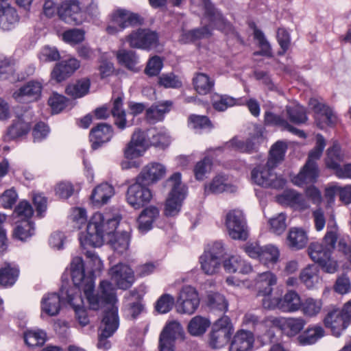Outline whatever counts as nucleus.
Here are the masks:
<instances>
[{
    "label": "nucleus",
    "instance_id": "obj_1",
    "mask_svg": "<svg viewBox=\"0 0 351 351\" xmlns=\"http://www.w3.org/2000/svg\"><path fill=\"white\" fill-rule=\"evenodd\" d=\"M120 221L118 214L111 212L96 213L92 217L86 228V232L80 237V243L86 246L99 247L106 237L114 251L119 254L125 252L129 247V235L127 232L114 234Z\"/></svg>",
    "mask_w": 351,
    "mask_h": 351
},
{
    "label": "nucleus",
    "instance_id": "obj_2",
    "mask_svg": "<svg viewBox=\"0 0 351 351\" xmlns=\"http://www.w3.org/2000/svg\"><path fill=\"white\" fill-rule=\"evenodd\" d=\"M165 186L169 189V192L165 203V214L167 217H173L180 211L188 189L182 182V175L179 172L174 173L165 181Z\"/></svg>",
    "mask_w": 351,
    "mask_h": 351
},
{
    "label": "nucleus",
    "instance_id": "obj_3",
    "mask_svg": "<svg viewBox=\"0 0 351 351\" xmlns=\"http://www.w3.org/2000/svg\"><path fill=\"white\" fill-rule=\"evenodd\" d=\"M70 272L74 285L84 291L90 308L97 310L98 298L91 295L95 287L93 278L91 275L85 274L84 262L81 257L77 256L73 258Z\"/></svg>",
    "mask_w": 351,
    "mask_h": 351
},
{
    "label": "nucleus",
    "instance_id": "obj_4",
    "mask_svg": "<svg viewBox=\"0 0 351 351\" xmlns=\"http://www.w3.org/2000/svg\"><path fill=\"white\" fill-rule=\"evenodd\" d=\"M275 167L260 165L254 168L251 171V180L254 184L265 188L275 189H282L286 180L280 176H277L274 172Z\"/></svg>",
    "mask_w": 351,
    "mask_h": 351
},
{
    "label": "nucleus",
    "instance_id": "obj_5",
    "mask_svg": "<svg viewBox=\"0 0 351 351\" xmlns=\"http://www.w3.org/2000/svg\"><path fill=\"white\" fill-rule=\"evenodd\" d=\"M233 326L230 318L223 315L213 324L209 334L208 344L212 349H221L230 339Z\"/></svg>",
    "mask_w": 351,
    "mask_h": 351
},
{
    "label": "nucleus",
    "instance_id": "obj_6",
    "mask_svg": "<svg viewBox=\"0 0 351 351\" xmlns=\"http://www.w3.org/2000/svg\"><path fill=\"white\" fill-rule=\"evenodd\" d=\"M226 226L229 236L234 240L246 241L249 237L248 227L239 210L230 211L226 218Z\"/></svg>",
    "mask_w": 351,
    "mask_h": 351
},
{
    "label": "nucleus",
    "instance_id": "obj_7",
    "mask_svg": "<svg viewBox=\"0 0 351 351\" xmlns=\"http://www.w3.org/2000/svg\"><path fill=\"white\" fill-rule=\"evenodd\" d=\"M132 48L149 50L158 45V36L156 32L149 29L139 28L132 31L125 38Z\"/></svg>",
    "mask_w": 351,
    "mask_h": 351
},
{
    "label": "nucleus",
    "instance_id": "obj_8",
    "mask_svg": "<svg viewBox=\"0 0 351 351\" xmlns=\"http://www.w3.org/2000/svg\"><path fill=\"white\" fill-rule=\"evenodd\" d=\"M308 254L313 261L317 263L322 269L329 274L337 270V263L331 257L332 252L319 243H311L308 247Z\"/></svg>",
    "mask_w": 351,
    "mask_h": 351
},
{
    "label": "nucleus",
    "instance_id": "obj_9",
    "mask_svg": "<svg viewBox=\"0 0 351 351\" xmlns=\"http://www.w3.org/2000/svg\"><path fill=\"white\" fill-rule=\"evenodd\" d=\"M119 326V317L117 309L113 308L110 311L104 315L99 326V349L108 350L110 348V343L108 338L111 337Z\"/></svg>",
    "mask_w": 351,
    "mask_h": 351
},
{
    "label": "nucleus",
    "instance_id": "obj_10",
    "mask_svg": "<svg viewBox=\"0 0 351 351\" xmlns=\"http://www.w3.org/2000/svg\"><path fill=\"white\" fill-rule=\"evenodd\" d=\"M58 16L71 25H80L86 20V14L77 0L62 2L58 10Z\"/></svg>",
    "mask_w": 351,
    "mask_h": 351
},
{
    "label": "nucleus",
    "instance_id": "obj_11",
    "mask_svg": "<svg viewBox=\"0 0 351 351\" xmlns=\"http://www.w3.org/2000/svg\"><path fill=\"white\" fill-rule=\"evenodd\" d=\"M199 305V298L196 289L190 286L182 287L177 299V310L179 313L193 314Z\"/></svg>",
    "mask_w": 351,
    "mask_h": 351
},
{
    "label": "nucleus",
    "instance_id": "obj_12",
    "mask_svg": "<svg viewBox=\"0 0 351 351\" xmlns=\"http://www.w3.org/2000/svg\"><path fill=\"white\" fill-rule=\"evenodd\" d=\"M309 106L314 111L317 125L323 129L325 126H332L337 123V117L330 106L319 102L315 99L309 100Z\"/></svg>",
    "mask_w": 351,
    "mask_h": 351
},
{
    "label": "nucleus",
    "instance_id": "obj_13",
    "mask_svg": "<svg viewBox=\"0 0 351 351\" xmlns=\"http://www.w3.org/2000/svg\"><path fill=\"white\" fill-rule=\"evenodd\" d=\"M146 186L136 180V182L130 185L128 189L127 202L135 209L143 207L152 197L151 191Z\"/></svg>",
    "mask_w": 351,
    "mask_h": 351
},
{
    "label": "nucleus",
    "instance_id": "obj_14",
    "mask_svg": "<svg viewBox=\"0 0 351 351\" xmlns=\"http://www.w3.org/2000/svg\"><path fill=\"white\" fill-rule=\"evenodd\" d=\"M150 145L149 137L147 132L140 129H136L131 140L125 150V156L127 158H134L141 156Z\"/></svg>",
    "mask_w": 351,
    "mask_h": 351
},
{
    "label": "nucleus",
    "instance_id": "obj_15",
    "mask_svg": "<svg viewBox=\"0 0 351 351\" xmlns=\"http://www.w3.org/2000/svg\"><path fill=\"white\" fill-rule=\"evenodd\" d=\"M111 280L121 289L130 288L134 282L133 270L126 264L118 263L109 270Z\"/></svg>",
    "mask_w": 351,
    "mask_h": 351
},
{
    "label": "nucleus",
    "instance_id": "obj_16",
    "mask_svg": "<svg viewBox=\"0 0 351 351\" xmlns=\"http://www.w3.org/2000/svg\"><path fill=\"white\" fill-rule=\"evenodd\" d=\"M43 84L37 80H31L12 93L13 98L19 103H28L38 100L42 93Z\"/></svg>",
    "mask_w": 351,
    "mask_h": 351
},
{
    "label": "nucleus",
    "instance_id": "obj_17",
    "mask_svg": "<svg viewBox=\"0 0 351 351\" xmlns=\"http://www.w3.org/2000/svg\"><path fill=\"white\" fill-rule=\"evenodd\" d=\"M166 171V167L162 164L156 162H150L142 169L136 180L147 186L163 178Z\"/></svg>",
    "mask_w": 351,
    "mask_h": 351
},
{
    "label": "nucleus",
    "instance_id": "obj_18",
    "mask_svg": "<svg viewBox=\"0 0 351 351\" xmlns=\"http://www.w3.org/2000/svg\"><path fill=\"white\" fill-rule=\"evenodd\" d=\"M266 323L279 327L283 330H287L289 335H295L300 332L306 324L305 320L302 317H289V318H276L267 317L265 319Z\"/></svg>",
    "mask_w": 351,
    "mask_h": 351
},
{
    "label": "nucleus",
    "instance_id": "obj_19",
    "mask_svg": "<svg viewBox=\"0 0 351 351\" xmlns=\"http://www.w3.org/2000/svg\"><path fill=\"white\" fill-rule=\"evenodd\" d=\"M113 136V130L111 125L101 123L93 128L90 132L89 138L91 147L95 150L104 143L110 141Z\"/></svg>",
    "mask_w": 351,
    "mask_h": 351
},
{
    "label": "nucleus",
    "instance_id": "obj_20",
    "mask_svg": "<svg viewBox=\"0 0 351 351\" xmlns=\"http://www.w3.org/2000/svg\"><path fill=\"white\" fill-rule=\"evenodd\" d=\"M112 23L117 24L121 30L142 23L143 19L136 14L127 10H117L112 15Z\"/></svg>",
    "mask_w": 351,
    "mask_h": 351
},
{
    "label": "nucleus",
    "instance_id": "obj_21",
    "mask_svg": "<svg viewBox=\"0 0 351 351\" xmlns=\"http://www.w3.org/2000/svg\"><path fill=\"white\" fill-rule=\"evenodd\" d=\"M277 282V276L270 271L258 274L254 279L257 295H271Z\"/></svg>",
    "mask_w": 351,
    "mask_h": 351
},
{
    "label": "nucleus",
    "instance_id": "obj_22",
    "mask_svg": "<svg viewBox=\"0 0 351 351\" xmlns=\"http://www.w3.org/2000/svg\"><path fill=\"white\" fill-rule=\"evenodd\" d=\"M66 300L72 306L75 311L76 318L79 323L82 326H86L88 323L87 313L84 307V300L79 293L73 289H69L66 291Z\"/></svg>",
    "mask_w": 351,
    "mask_h": 351
},
{
    "label": "nucleus",
    "instance_id": "obj_23",
    "mask_svg": "<svg viewBox=\"0 0 351 351\" xmlns=\"http://www.w3.org/2000/svg\"><path fill=\"white\" fill-rule=\"evenodd\" d=\"M91 295L98 298L99 308L97 309L104 304L110 305V308L105 312L104 315L110 311L113 308H116L118 310L117 307L114 306V304L117 302L115 289L110 282L106 280L101 282L99 285V295H93V291L91 292Z\"/></svg>",
    "mask_w": 351,
    "mask_h": 351
},
{
    "label": "nucleus",
    "instance_id": "obj_24",
    "mask_svg": "<svg viewBox=\"0 0 351 351\" xmlns=\"http://www.w3.org/2000/svg\"><path fill=\"white\" fill-rule=\"evenodd\" d=\"M80 66V62L76 58L62 61L54 67L51 77L57 82H60L73 74Z\"/></svg>",
    "mask_w": 351,
    "mask_h": 351
},
{
    "label": "nucleus",
    "instance_id": "obj_25",
    "mask_svg": "<svg viewBox=\"0 0 351 351\" xmlns=\"http://www.w3.org/2000/svg\"><path fill=\"white\" fill-rule=\"evenodd\" d=\"M254 334L248 330H239L234 335L231 343L230 351H249L254 348Z\"/></svg>",
    "mask_w": 351,
    "mask_h": 351
},
{
    "label": "nucleus",
    "instance_id": "obj_26",
    "mask_svg": "<svg viewBox=\"0 0 351 351\" xmlns=\"http://www.w3.org/2000/svg\"><path fill=\"white\" fill-rule=\"evenodd\" d=\"M324 324L335 336H339L348 326L342 311L339 309H334L328 312L324 319Z\"/></svg>",
    "mask_w": 351,
    "mask_h": 351
},
{
    "label": "nucleus",
    "instance_id": "obj_27",
    "mask_svg": "<svg viewBox=\"0 0 351 351\" xmlns=\"http://www.w3.org/2000/svg\"><path fill=\"white\" fill-rule=\"evenodd\" d=\"M41 315L56 316L61 309V298L56 293H49L43 295L40 301Z\"/></svg>",
    "mask_w": 351,
    "mask_h": 351
},
{
    "label": "nucleus",
    "instance_id": "obj_28",
    "mask_svg": "<svg viewBox=\"0 0 351 351\" xmlns=\"http://www.w3.org/2000/svg\"><path fill=\"white\" fill-rule=\"evenodd\" d=\"M301 282L308 289H315L322 282L318 266L311 264L304 267L300 273Z\"/></svg>",
    "mask_w": 351,
    "mask_h": 351
},
{
    "label": "nucleus",
    "instance_id": "obj_29",
    "mask_svg": "<svg viewBox=\"0 0 351 351\" xmlns=\"http://www.w3.org/2000/svg\"><path fill=\"white\" fill-rule=\"evenodd\" d=\"M235 186L228 184L225 176L218 175L204 185L205 195L218 194L223 192H234Z\"/></svg>",
    "mask_w": 351,
    "mask_h": 351
},
{
    "label": "nucleus",
    "instance_id": "obj_30",
    "mask_svg": "<svg viewBox=\"0 0 351 351\" xmlns=\"http://www.w3.org/2000/svg\"><path fill=\"white\" fill-rule=\"evenodd\" d=\"M319 176L317 166L310 165L306 163L300 173L292 179L295 185L302 186L306 184L314 183Z\"/></svg>",
    "mask_w": 351,
    "mask_h": 351
},
{
    "label": "nucleus",
    "instance_id": "obj_31",
    "mask_svg": "<svg viewBox=\"0 0 351 351\" xmlns=\"http://www.w3.org/2000/svg\"><path fill=\"white\" fill-rule=\"evenodd\" d=\"M301 305L299 294L295 291H289L280 298L278 308L283 312H295L301 308Z\"/></svg>",
    "mask_w": 351,
    "mask_h": 351
},
{
    "label": "nucleus",
    "instance_id": "obj_32",
    "mask_svg": "<svg viewBox=\"0 0 351 351\" xmlns=\"http://www.w3.org/2000/svg\"><path fill=\"white\" fill-rule=\"evenodd\" d=\"M265 123L269 125L279 126L283 129L298 135L300 137L305 138L306 134L302 130H300L291 126L286 119L271 112L267 111L265 113Z\"/></svg>",
    "mask_w": 351,
    "mask_h": 351
},
{
    "label": "nucleus",
    "instance_id": "obj_33",
    "mask_svg": "<svg viewBox=\"0 0 351 351\" xmlns=\"http://www.w3.org/2000/svg\"><path fill=\"white\" fill-rule=\"evenodd\" d=\"M223 267L228 273L239 272L247 274L252 271L250 264L239 256H232L223 261Z\"/></svg>",
    "mask_w": 351,
    "mask_h": 351
},
{
    "label": "nucleus",
    "instance_id": "obj_34",
    "mask_svg": "<svg viewBox=\"0 0 351 351\" xmlns=\"http://www.w3.org/2000/svg\"><path fill=\"white\" fill-rule=\"evenodd\" d=\"M278 201L282 204L305 209L308 207L307 202L304 197L294 190H286L278 197Z\"/></svg>",
    "mask_w": 351,
    "mask_h": 351
},
{
    "label": "nucleus",
    "instance_id": "obj_35",
    "mask_svg": "<svg viewBox=\"0 0 351 351\" xmlns=\"http://www.w3.org/2000/svg\"><path fill=\"white\" fill-rule=\"evenodd\" d=\"M205 6V14L208 17L210 23L220 30L229 28L230 24L222 14L215 9L208 0H202Z\"/></svg>",
    "mask_w": 351,
    "mask_h": 351
},
{
    "label": "nucleus",
    "instance_id": "obj_36",
    "mask_svg": "<svg viewBox=\"0 0 351 351\" xmlns=\"http://www.w3.org/2000/svg\"><path fill=\"white\" fill-rule=\"evenodd\" d=\"M125 307L129 315L136 318L143 311V306L141 303V295L136 290H132L125 295Z\"/></svg>",
    "mask_w": 351,
    "mask_h": 351
},
{
    "label": "nucleus",
    "instance_id": "obj_37",
    "mask_svg": "<svg viewBox=\"0 0 351 351\" xmlns=\"http://www.w3.org/2000/svg\"><path fill=\"white\" fill-rule=\"evenodd\" d=\"M111 114L114 119V125L119 129L123 130L127 127L132 125L126 120V114L123 108V99L121 97H118L114 100Z\"/></svg>",
    "mask_w": 351,
    "mask_h": 351
},
{
    "label": "nucleus",
    "instance_id": "obj_38",
    "mask_svg": "<svg viewBox=\"0 0 351 351\" xmlns=\"http://www.w3.org/2000/svg\"><path fill=\"white\" fill-rule=\"evenodd\" d=\"M159 210L156 206H149L140 214L138 223V228L142 232H147L152 227L153 222L158 218Z\"/></svg>",
    "mask_w": 351,
    "mask_h": 351
},
{
    "label": "nucleus",
    "instance_id": "obj_39",
    "mask_svg": "<svg viewBox=\"0 0 351 351\" xmlns=\"http://www.w3.org/2000/svg\"><path fill=\"white\" fill-rule=\"evenodd\" d=\"M114 194V188L108 183L96 186L91 194V199L97 206L106 204Z\"/></svg>",
    "mask_w": 351,
    "mask_h": 351
},
{
    "label": "nucleus",
    "instance_id": "obj_40",
    "mask_svg": "<svg viewBox=\"0 0 351 351\" xmlns=\"http://www.w3.org/2000/svg\"><path fill=\"white\" fill-rule=\"evenodd\" d=\"M324 328L320 326L309 327L298 337V343L302 346L312 345L324 336Z\"/></svg>",
    "mask_w": 351,
    "mask_h": 351
},
{
    "label": "nucleus",
    "instance_id": "obj_41",
    "mask_svg": "<svg viewBox=\"0 0 351 351\" xmlns=\"http://www.w3.org/2000/svg\"><path fill=\"white\" fill-rule=\"evenodd\" d=\"M307 241L306 232L297 228H291L287 238V245L293 250L303 248L306 245Z\"/></svg>",
    "mask_w": 351,
    "mask_h": 351
},
{
    "label": "nucleus",
    "instance_id": "obj_42",
    "mask_svg": "<svg viewBox=\"0 0 351 351\" xmlns=\"http://www.w3.org/2000/svg\"><path fill=\"white\" fill-rule=\"evenodd\" d=\"M24 341L29 348H36L44 345L47 339L46 332L40 329L27 330L23 334Z\"/></svg>",
    "mask_w": 351,
    "mask_h": 351
},
{
    "label": "nucleus",
    "instance_id": "obj_43",
    "mask_svg": "<svg viewBox=\"0 0 351 351\" xmlns=\"http://www.w3.org/2000/svg\"><path fill=\"white\" fill-rule=\"evenodd\" d=\"M0 14L1 16V28L9 30L12 25L19 21V16L15 9L9 4L0 5Z\"/></svg>",
    "mask_w": 351,
    "mask_h": 351
},
{
    "label": "nucleus",
    "instance_id": "obj_44",
    "mask_svg": "<svg viewBox=\"0 0 351 351\" xmlns=\"http://www.w3.org/2000/svg\"><path fill=\"white\" fill-rule=\"evenodd\" d=\"M287 149V146L285 142L279 141L274 143L269 151L267 165L276 167L284 160Z\"/></svg>",
    "mask_w": 351,
    "mask_h": 351
},
{
    "label": "nucleus",
    "instance_id": "obj_45",
    "mask_svg": "<svg viewBox=\"0 0 351 351\" xmlns=\"http://www.w3.org/2000/svg\"><path fill=\"white\" fill-rule=\"evenodd\" d=\"M116 56L119 62L128 69L134 72L139 71L136 67L138 58L134 51L121 49L117 51Z\"/></svg>",
    "mask_w": 351,
    "mask_h": 351
},
{
    "label": "nucleus",
    "instance_id": "obj_46",
    "mask_svg": "<svg viewBox=\"0 0 351 351\" xmlns=\"http://www.w3.org/2000/svg\"><path fill=\"white\" fill-rule=\"evenodd\" d=\"M90 85V82L88 78L81 79L69 84L66 88V93L74 99L82 97L88 93Z\"/></svg>",
    "mask_w": 351,
    "mask_h": 351
},
{
    "label": "nucleus",
    "instance_id": "obj_47",
    "mask_svg": "<svg viewBox=\"0 0 351 351\" xmlns=\"http://www.w3.org/2000/svg\"><path fill=\"white\" fill-rule=\"evenodd\" d=\"M171 102L167 101L164 103L153 105L146 111V118L150 123H156L163 119L165 113L170 110Z\"/></svg>",
    "mask_w": 351,
    "mask_h": 351
},
{
    "label": "nucleus",
    "instance_id": "obj_48",
    "mask_svg": "<svg viewBox=\"0 0 351 351\" xmlns=\"http://www.w3.org/2000/svg\"><path fill=\"white\" fill-rule=\"evenodd\" d=\"M193 82L195 90L200 95L208 93L215 85V81L203 73H197Z\"/></svg>",
    "mask_w": 351,
    "mask_h": 351
},
{
    "label": "nucleus",
    "instance_id": "obj_49",
    "mask_svg": "<svg viewBox=\"0 0 351 351\" xmlns=\"http://www.w3.org/2000/svg\"><path fill=\"white\" fill-rule=\"evenodd\" d=\"M201 269L207 275H213L220 269L221 260L210 254L204 253L199 258Z\"/></svg>",
    "mask_w": 351,
    "mask_h": 351
},
{
    "label": "nucleus",
    "instance_id": "obj_50",
    "mask_svg": "<svg viewBox=\"0 0 351 351\" xmlns=\"http://www.w3.org/2000/svg\"><path fill=\"white\" fill-rule=\"evenodd\" d=\"M210 322L206 317L195 316L191 319L188 324V331L193 336H201L205 333L210 326Z\"/></svg>",
    "mask_w": 351,
    "mask_h": 351
},
{
    "label": "nucleus",
    "instance_id": "obj_51",
    "mask_svg": "<svg viewBox=\"0 0 351 351\" xmlns=\"http://www.w3.org/2000/svg\"><path fill=\"white\" fill-rule=\"evenodd\" d=\"M147 136L149 137L150 145L155 147L164 148L170 143L169 135L162 130L150 129L147 130Z\"/></svg>",
    "mask_w": 351,
    "mask_h": 351
},
{
    "label": "nucleus",
    "instance_id": "obj_52",
    "mask_svg": "<svg viewBox=\"0 0 351 351\" xmlns=\"http://www.w3.org/2000/svg\"><path fill=\"white\" fill-rule=\"evenodd\" d=\"M34 234V223L29 220H22L14 230V237L22 241H27Z\"/></svg>",
    "mask_w": 351,
    "mask_h": 351
},
{
    "label": "nucleus",
    "instance_id": "obj_53",
    "mask_svg": "<svg viewBox=\"0 0 351 351\" xmlns=\"http://www.w3.org/2000/svg\"><path fill=\"white\" fill-rule=\"evenodd\" d=\"M326 165L328 168L333 169L343 159V154L341 153L340 145L334 142L333 145L327 149Z\"/></svg>",
    "mask_w": 351,
    "mask_h": 351
},
{
    "label": "nucleus",
    "instance_id": "obj_54",
    "mask_svg": "<svg viewBox=\"0 0 351 351\" xmlns=\"http://www.w3.org/2000/svg\"><path fill=\"white\" fill-rule=\"evenodd\" d=\"M19 275V269L15 267H11L10 264H5V267L0 269V285L6 287L14 284Z\"/></svg>",
    "mask_w": 351,
    "mask_h": 351
},
{
    "label": "nucleus",
    "instance_id": "obj_55",
    "mask_svg": "<svg viewBox=\"0 0 351 351\" xmlns=\"http://www.w3.org/2000/svg\"><path fill=\"white\" fill-rule=\"evenodd\" d=\"M326 146V141L322 134H317L316 145L315 147L309 152L308 160L306 161L307 167L310 165L317 166V160H318Z\"/></svg>",
    "mask_w": 351,
    "mask_h": 351
},
{
    "label": "nucleus",
    "instance_id": "obj_56",
    "mask_svg": "<svg viewBox=\"0 0 351 351\" xmlns=\"http://www.w3.org/2000/svg\"><path fill=\"white\" fill-rule=\"evenodd\" d=\"M226 147L240 152L248 154L252 153L255 149L254 143L251 139L243 141L239 139L237 137H234L230 141L227 142Z\"/></svg>",
    "mask_w": 351,
    "mask_h": 351
},
{
    "label": "nucleus",
    "instance_id": "obj_57",
    "mask_svg": "<svg viewBox=\"0 0 351 351\" xmlns=\"http://www.w3.org/2000/svg\"><path fill=\"white\" fill-rule=\"evenodd\" d=\"M301 307L303 313L306 316L314 317L320 312L322 302L321 300L308 298L302 302Z\"/></svg>",
    "mask_w": 351,
    "mask_h": 351
},
{
    "label": "nucleus",
    "instance_id": "obj_58",
    "mask_svg": "<svg viewBox=\"0 0 351 351\" xmlns=\"http://www.w3.org/2000/svg\"><path fill=\"white\" fill-rule=\"evenodd\" d=\"M286 110L290 121L295 124L304 123L308 119L305 109L302 106H287Z\"/></svg>",
    "mask_w": 351,
    "mask_h": 351
},
{
    "label": "nucleus",
    "instance_id": "obj_59",
    "mask_svg": "<svg viewBox=\"0 0 351 351\" xmlns=\"http://www.w3.org/2000/svg\"><path fill=\"white\" fill-rule=\"evenodd\" d=\"M280 252L278 249L272 245L263 247L259 261L265 265L276 263L278 261Z\"/></svg>",
    "mask_w": 351,
    "mask_h": 351
},
{
    "label": "nucleus",
    "instance_id": "obj_60",
    "mask_svg": "<svg viewBox=\"0 0 351 351\" xmlns=\"http://www.w3.org/2000/svg\"><path fill=\"white\" fill-rule=\"evenodd\" d=\"M212 104L215 110L218 111H224L228 107L235 105L236 100L233 97L228 95L214 94L212 96Z\"/></svg>",
    "mask_w": 351,
    "mask_h": 351
},
{
    "label": "nucleus",
    "instance_id": "obj_61",
    "mask_svg": "<svg viewBox=\"0 0 351 351\" xmlns=\"http://www.w3.org/2000/svg\"><path fill=\"white\" fill-rule=\"evenodd\" d=\"M207 303L212 309L226 311L228 309V302L224 296L219 293H210L207 296Z\"/></svg>",
    "mask_w": 351,
    "mask_h": 351
},
{
    "label": "nucleus",
    "instance_id": "obj_62",
    "mask_svg": "<svg viewBox=\"0 0 351 351\" xmlns=\"http://www.w3.org/2000/svg\"><path fill=\"white\" fill-rule=\"evenodd\" d=\"M211 166L212 161L208 157L197 162L193 169L195 179L199 181L204 180L206 174L210 173Z\"/></svg>",
    "mask_w": 351,
    "mask_h": 351
},
{
    "label": "nucleus",
    "instance_id": "obj_63",
    "mask_svg": "<svg viewBox=\"0 0 351 351\" xmlns=\"http://www.w3.org/2000/svg\"><path fill=\"white\" fill-rule=\"evenodd\" d=\"M269 229L273 233L280 235L287 228L286 215L281 213L269 220Z\"/></svg>",
    "mask_w": 351,
    "mask_h": 351
},
{
    "label": "nucleus",
    "instance_id": "obj_64",
    "mask_svg": "<svg viewBox=\"0 0 351 351\" xmlns=\"http://www.w3.org/2000/svg\"><path fill=\"white\" fill-rule=\"evenodd\" d=\"M175 302L174 298L169 294H163L157 300L156 310L160 313H167L171 311Z\"/></svg>",
    "mask_w": 351,
    "mask_h": 351
}]
</instances>
